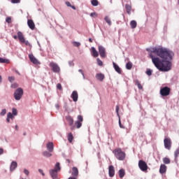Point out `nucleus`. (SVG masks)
Segmentation results:
<instances>
[{
    "label": "nucleus",
    "instance_id": "1",
    "mask_svg": "<svg viewBox=\"0 0 179 179\" xmlns=\"http://www.w3.org/2000/svg\"><path fill=\"white\" fill-rule=\"evenodd\" d=\"M150 58L159 71L162 72H169L171 69V62L173 52L162 46L147 48Z\"/></svg>",
    "mask_w": 179,
    "mask_h": 179
},
{
    "label": "nucleus",
    "instance_id": "2",
    "mask_svg": "<svg viewBox=\"0 0 179 179\" xmlns=\"http://www.w3.org/2000/svg\"><path fill=\"white\" fill-rule=\"evenodd\" d=\"M17 34V36L15 35L13 36L15 40H17L18 38L21 44H25V45H28L29 47L31 45L30 43H29V41H26V38H24V35H23V33H22V31H18Z\"/></svg>",
    "mask_w": 179,
    "mask_h": 179
},
{
    "label": "nucleus",
    "instance_id": "3",
    "mask_svg": "<svg viewBox=\"0 0 179 179\" xmlns=\"http://www.w3.org/2000/svg\"><path fill=\"white\" fill-rule=\"evenodd\" d=\"M113 153L115 155L116 159H117V160H125V157L127 156V155L125 154V152L124 151H122V150H121V148H116L113 151Z\"/></svg>",
    "mask_w": 179,
    "mask_h": 179
},
{
    "label": "nucleus",
    "instance_id": "4",
    "mask_svg": "<svg viewBox=\"0 0 179 179\" xmlns=\"http://www.w3.org/2000/svg\"><path fill=\"white\" fill-rule=\"evenodd\" d=\"M61 170V166L59 162H57L55 168L53 169L50 170V174L53 179H57V177L58 176V171Z\"/></svg>",
    "mask_w": 179,
    "mask_h": 179
},
{
    "label": "nucleus",
    "instance_id": "5",
    "mask_svg": "<svg viewBox=\"0 0 179 179\" xmlns=\"http://www.w3.org/2000/svg\"><path fill=\"white\" fill-rule=\"evenodd\" d=\"M49 66H50L52 71H53L55 73H59V72H61V68H59V66L54 62H50Z\"/></svg>",
    "mask_w": 179,
    "mask_h": 179
},
{
    "label": "nucleus",
    "instance_id": "6",
    "mask_svg": "<svg viewBox=\"0 0 179 179\" xmlns=\"http://www.w3.org/2000/svg\"><path fill=\"white\" fill-rule=\"evenodd\" d=\"M22 96H23V89L20 87L15 91L14 99H15V100H17V101L20 100V99H22Z\"/></svg>",
    "mask_w": 179,
    "mask_h": 179
},
{
    "label": "nucleus",
    "instance_id": "7",
    "mask_svg": "<svg viewBox=\"0 0 179 179\" xmlns=\"http://www.w3.org/2000/svg\"><path fill=\"white\" fill-rule=\"evenodd\" d=\"M171 91V90L170 89V87H164L160 89L159 93H160L161 96H162L163 97H166L170 94Z\"/></svg>",
    "mask_w": 179,
    "mask_h": 179
},
{
    "label": "nucleus",
    "instance_id": "8",
    "mask_svg": "<svg viewBox=\"0 0 179 179\" xmlns=\"http://www.w3.org/2000/svg\"><path fill=\"white\" fill-rule=\"evenodd\" d=\"M138 167L141 171H144V173H146L148 171V164L143 160L138 161Z\"/></svg>",
    "mask_w": 179,
    "mask_h": 179
},
{
    "label": "nucleus",
    "instance_id": "9",
    "mask_svg": "<svg viewBox=\"0 0 179 179\" xmlns=\"http://www.w3.org/2000/svg\"><path fill=\"white\" fill-rule=\"evenodd\" d=\"M65 120L67 122L69 127H71L70 129L71 131H73V129H75V126H72L73 125V122H74L73 117H72V116L71 115H67L65 117Z\"/></svg>",
    "mask_w": 179,
    "mask_h": 179
},
{
    "label": "nucleus",
    "instance_id": "10",
    "mask_svg": "<svg viewBox=\"0 0 179 179\" xmlns=\"http://www.w3.org/2000/svg\"><path fill=\"white\" fill-rule=\"evenodd\" d=\"M164 145L165 149L170 150V149H171V139L170 138H165L164 140Z\"/></svg>",
    "mask_w": 179,
    "mask_h": 179
},
{
    "label": "nucleus",
    "instance_id": "11",
    "mask_svg": "<svg viewBox=\"0 0 179 179\" xmlns=\"http://www.w3.org/2000/svg\"><path fill=\"white\" fill-rule=\"evenodd\" d=\"M82 122H83V116L79 115L78 116V120L75 122V125L78 129L82 127Z\"/></svg>",
    "mask_w": 179,
    "mask_h": 179
},
{
    "label": "nucleus",
    "instance_id": "12",
    "mask_svg": "<svg viewBox=\"0 0 179 179\" xmlns=\"http://www.w3.org/2000/svg\"><path fill=\"white\" fill-rule=\"evenodd\" d=\"M29 58L31 62H32V64H34V65H40L39 61L35 58V57H34V55H33V54H29Z\"/></svg>",
    "mask_w": 179,
    "mask_h": 179
},
{
    "label": "nucleus",
    "instance_id": "13",
    "mask_svg": "<svg viewBox=\"0 0 179 179\" xmlns=\"http://www.w3.org/2000/svg\"><path fill=\"white\" fill-rule=\"evenodd\" d=\"M108 174H109V177H114V176H115V169H114V166L113 165L109 166Z\"/></svg>",
    "mask_w": 179,
    "mask_h": 179
},
{
    "label": "nucleus",
    "instance_id": "14",
    "mask_svg": "<svg viewBox=\"0 0 179 179\" xmlns=\"http://www.w3.org/2000/svg\"><path fill=\"white\" fill-rule=\"evenodd\" d=\"M99 52L101 58H106V49L103 46H99Z\"/></svg>",
    "mask_w": 179,
    "mask_h": 179
},
{
    "label": "nucleus",
    "instance_id": "15",
    "mask_svg": "<svg viewBox=\"0 0 179 179\" xmlns=\"http://www.w3.org/2000/svg\"><path fill=\"white\" fill-rule=\"evenodd\" d=\"M27 24L31 30H34V29H36V24H34V21H33V20H28Z\"/></svg>",
    "mask_w": 179,
    "mask_h": 179
},
{
    "label": "nucleus",
    "instance_id": "16",
    "mask_svg": "<svg viewBox=\"0 0 179 179\" xmlns=\"http://www.w3.org/2000/svg\"><path fill=\"white\" fill-rule=\"evenodd\" d=\"M71 176H73V177H78L79 176V170L77 167L73 166L72 168Z\"/></svg>",
    "mask_w": 179,
    "mask_h": 179
},
{
    "label": "nucleus",
    "instance_id": "17",
    "mask_svg": "<svg viewBox=\"0 0 179 179\" xmlns=\"http://www.w3.org/2000/svg\"><path fill=\"white\" fill-rule=\"evenodd\" d=\"M71 99H73V101L76 102L78 101V99H79V95L78 94L77 91H73L71 96Z\"/></svg>",
    "mask_w": 179,
    "mask_h": 179
},
{
    "label": "nucleus",
    "instance_id": "18",
    "mask_svg": "<svg viewBox=\"0 0 179 179\" xmlns=\"http://www.w3.org/2000/svg\"><path fill=\"white\" fill-rule=\"evenodd\" d=\"M46 148H47L48 152H54V143H52V142H49L46 145Z\"/></svg>",
    "mask_w": 179,
    "mask_h": 179
},
{
    "label": "nucleus",
    "instance_id": "19",
    "mask_svg": "<svg viewBox=\"0 0 179 179\" xmlns=\"http://www.w3.org/2000/svg\"><path fill=\"white\" fill-rule=\"evenodd\" d=\"M167 171V166L164 164H161L159 167L160 174H164Z\"/></svg>",
    "mask_w": 179,
    "mask_h": 179
},
{
    "label": "nucleus",
    "instance_id": "20",
    "mask_svg": "<svg viewBox=\"0 0 179 179\" xmlns=\"http://www.w3.org/2000/svg\"><path fill=\"white\" fill-rule=\"evenodd\" d=\"M114 69L117 72V73H122L121 68H120V66L115 64V62L113 63Z\"/></svg>",
    "mask_w": 179,
    "mask_h": 179
},
{
    "label": "nucleus",
    "instance_id": "21",
    "mask_svg": "<svg viewBox=\"0 0 179 179\" xmlns=\"http://www.w3.org/2000/svg\"><path fill=\"white\" fill-rule=\"evenodd\" d=\"M96 78L97 79V80H100L101 82H103V80H104V74L103 73H97L96 75Z\"/></svg>",
    "mask_w": 179,
    "mask_h": 179
},
{
    "label": "nucleus",
    "instance_id": "22",
    "mask_svg": "<svg viewBox=\"0 0 179 179\" xmlns=\"http://www.w3.org/2000/svg\"><path fill=\"white\" fill-rule=\"evenodd\" d=\"M92 57H94V58H97V57H99V52H97L96 48H94V47L92 48Z\"/></svg>",
    "mask_w": 179,
    "mask_h": 179
},
{
    "label": "nucleus",
    "instance_id": "23",
    "mask_svg": "<svg viewBox=\"0 0 179 179\" xmlns=\"http://www.w3.org/2000/svg\"><path fill=\"white\" fill-rule=\"evenodd\" d=\"M125 9H126L127 13H128V15H131V10H132V6L129 4H126Z\"/></svg>",
    "mask_w": 179,
    "mask_h": 179
},
{
    "label": "nucleus",
    "instance_id": "24",
    "mask_svg": "<svg viewBox=\"0 0 179 179\" xmlns=\"http://www.w3.org/2000/svg\"><path fill=\"white\" fill-rule=\"evenodd\" d=\"M16 167H17V162H13L10 164V171H13V170H15V169H16Z\"/></svg>",
    "mask_w": 179,
    "mask_h": 179
},
{
    "label": "nucleus",
    "instance_id": "25",
    "mask_svg": "<svg viewBox=\"0 0 179 179\" xmlns=\"http://www.w3.org/2000/svg\"><path fill=\"white\" fill-rule=\"evenodd\" d=\"M125 176V170L124 169H121L119 170V177L120 178H124Z\"/></svg>",
    "mask_w": 179,
    "mask_h": 179
},
{
    "label": "nucleus",
    "instance_id": "26",
    "mask_svg": "<svg viewBox=\"0 0 179 179\" xmlns=\"http://www.w3.org/2000/svg\"><path fill=\"white\" fill-rule=\"evenodd\" d=\"M67 138L68 141L70 143H72L73 141V134H72V133H69L67 134Z\"/></svg>",
    "mask_w": 179,
    "mask_h": 179
},
{
    "label": "nucleus",
    "instance_id": "27",
    "mask_svg": "<svg viewBox=\"0 0 179 179\" xmlns=\"http://www.w3.org/2000/svg\"><path fill=\"white\" fill-rule=\"evenodd\" d=\"M130 26L132 29H136V26H138V23L135 20H131L130 22Z\"/></svg>",
    "mask_w": 179,
    "mask_h": 179
},
{
    "label": "nucleus",
    "instance_id": "28",
    "mask_svg": "<svg viewBox=\"0 0 179 179\" xmlns=\"http://www.w3.org/2000/svg\"><path fill=\"white\" fill-rule=\"evenodd\" d=\"M43 156H44L45 157H51L52 156V154L48 151H44L43 152Z\"/></svg>",
    "mask_w": 179,
    "mask_h": 179
},
{
    "label": "nucleus",
    "instance_id": "29",
    "mask_svg": "<svg viewBox=\"0 0 179 179\" xmlns=\"http://www.w3.org/2000/svg\"><path fill=\"white\" fill-rule=\"evenodd\" d=\"M0 63L1 64H9V60L8 59H3L0 57Z\"/></svg>",
    "mask_w": 179,
    "mask_h": 179
},
{
    "label": "nucleus",
    "instance_id": "30",
    "mask_svg": "<svg viewBox=\"0 0 179 179\" xmlns=\"http://www.w3.org/2000/svg\"><path fill=\"white\" fill-rule=\"evenodd\" d=\"M104 20L106 22V23H108V26H111V20L108 16H106L104 17Z\"/></svg>",
    "mask_w": 179,
    "mask_h": 179
},
{
    "label": "nucleus",
    "instance_id": "31",
    "mask_svg": "<svg viewBox=\"0 0 179 179\" xmlns=\"http://www.w3.org/2000/svg\"><path fill=\"white\" fill-rule=\"evenodd\" d=\"M136 86H138V87L140 90H142V89H143V87L142 86V85L141 84V82H139V80H136Z\"/></svg>",
    "mask_w": 179,
    "mask_h": 179
},
{
    "label": "nucleus",
    "instance_id": "32",
    "mask_svg": "<svg viewBox=\"0 0 179 179\" xmlns=\"http://www.w3.org/2000/svg\"><path fill=\"white\" fill-rule=\"evenodd\" d=\"M163 162L164 163V164H170L171 161H170V159L167 157H164L163 158Z\"/></svg>",
    "mask_w": 179,
    "mask_h": 179
},
{
    "label": "nucleus",
    "instance_id": "33",
    "mask_svg": "<svg viewBox=\"0 0 179 179\" xmlns=\"http://www.w3.org/2000/svg\"><path fill=\"white\" fill-rule=\"evenodd\" d=\"M126 68L129 70L132 69V62H129L128 63H127Z\"/></svg>",
    "mask_w": 179,
    "mask_h": 179
},
{
    "label": "nucleus",
    "instance_id": "34",
    "mask_svg": "<svg viewBox=\"0 0 179 179\" xmlns=\"http://www.w3.org/2000/svg\"><path fill=\"white\" fill-rule=\"evenodd\" d=\"M92 6H97L99 5V1L97 0H92L91 1Z\"/></svg>",
    "mask_w": 179,
    "mask_h": 179
},
{
    "label": "nucleus",
    "instance_id": "35",
    "mask_svg": "<svg viewBox=\"0 0 179 179\" xmlns=\"http://www.w3.org/2000/svg\"><path fill=\"white\" fill-rule=\"evenodd\" d=\"M96 62L99 66H103V62L100 59H96Z\"/></svg>",
    "mask_w": 179,
    "mask_h": 179
},
{
    "label": "nucleus",
    "instance_id": "36",
    "mask_svg": "<svg viewBox=\"0 0 179 179\" xmlns=\"http://www.w3.org/2000/svg\"><path fill=\"white\" fill-rule=\"evenodd\" d=\"M12 113H13L12 114H13V115H17V109L13 108L12 109Z\"/></svg>",
    "mask_w": 179,
    "mask_h": 179
},
{
    "label": "nucleus",
    "instance_id": "37",
    "mask_svg": "<svg viewBox=\"0 0 179 179\" xmlns=\"http://www.w3.org/2000/svg\"><path fill=\"white\" fill-rule=\"evenodd\" d=\"M178 155H179V148H178L175 152H174V156H175V159H177V157H178Z\"/></svg>",
    "mask_w": 179,
    "mask_h": 179
},
{
    "label": "nucleus",
    "instance_id": "38",
    "mask_svg": "<svg viewBox=\"0 0 179 179\" xmlns=\"http://www.w3.org/2000/svg\"><path fill=\"white\" fill-rule=\"evenodd\" d=\"M7 117L13 120L15 118V117H13V115L12 114V113H8L7 115Z\"/></svg>",
    "mask_w": 179,
    "mask_h": 179
},
{
    "label": "nucleus",
    "instance_id": "39",
    "mask_svg": "<svg viewBox=\"0 0 179 179\" xmlns=\"http://www.w3.org/2000/svg\"><path fill=\"white\" fill-rule=\"evenodd\" d=\"M5 114H6V109H3L0 113V115L3 116Z\"/></svg>",
    "mask_w": 179,
    "mask_h": 179
},
{
    "label": "nucleus",
    "instance_id": "40",
    "mask_svg": "<svg viewBox=\"0 0 179 179\" xmlns=\"http://www.w3.org/2000/svg\"><path fill=\"white\" fill-rule=\"evenodd\" d=\"M146 74H147L148 76H152V70L148 69V70L146 71Z\"/></svg>",
    "mask_w": 179,
    "mask_h": 179
},
{
    "label": "nucleus",
    "instance_id": "41",
    "mask_svg": "<svg viewBox=\"0 0 179 179\" xmlns=\"http://www.w3.org/2000/svg\"><path fill=\"white\" fill-rule=\"evenodd\" d=\"M57 88L59 90H62V85H61V83H58L57 85Z\"/></svg>",
    "mask_w": 179,
    "mask_h": 179
},
{
    "label": "nucleus",
    "instance_id": "42",
    "mask_svg": "<svg viewBox=\"0 0 179 179\" xmlns=\"http://www.w3.org/2000/svg\"><path fill=\"white\" fill-rule=\"evenodd\" d=\"M18 86L19 85L17 83H13V84L11 85V87L13 89H16V87H18Z\"/></svg>",
    "mask_w": 179,
    "mask_h": 179
},
{
    "label": "nucleus",
    "instance_id": "43",
    "mask_svg": "<svg viewBox=\"0 0 179 179\" xmlns=\"http://www.w3.org/2000/svg\"><path fill=\"white\" fill-rule=\"evenodd\" d=\"M73 45L75 47H80V43H79V42H73Z\"/></svg>",
    "mask_w": 179,
    "mask_h": 179
},
{
    "label": "nucleus",
    "instance_id": "44",
    "mask_svg": "<svg viewBox=\"0 0 179 179\" xmlns=\"http://www.w3.org/2000/svg\"><path fill=\"white\" fill-rule=\"evenodd\" d=\"M12 3H20V0H11Z\"/></svg>",
    "mask_w": 179,
    "mask_h": 179
},
{
    "label": "nucleus",
    "instance_id": "45",
    "mask_svg": "<svg viewBox=\"0 0 179 179\" xmlns=\"http://www.w3.org/2000/svg\"><path fill=\"white\" fill-rule=\"evenodd\" d=\"M6 22H7V23H10V22H12V18L8 17L6 20Z\"/></svg>",
    "mask_w": 179,
    "mask_h": 179
},
{
    "label": "nucleus",
    "instance_id": "46",
    "mask_svg": "<svg viewBox=\"0 0 179 179\" xmlns=\"http://www.w3.org/2000/svg\"><path fill=\"white\" fill-rule=\"evenodd\" d=\"M8 80L9 82H13V80H15V77L14 76L8 77Z\"/></svg>",
    "mask_w": 179,
    "mask_h": 179
},
{
    "label": "nucleus",
    "instance_id": "47",
    "mask_svg": "<svg viewBox=\"0 0 179 179\" xmlns=\"http://www.w3.org/2000/svg\"><path fill=\"white\" fill-rule=\"evenodd\" d=\"M119 125L120 128H122L123 129H125V127H124L122 124H121V120H119Z\"/></svg>",
    "mask_w": 179,
    "mask_h": 179
},
{
    "label": "nucleus",
    "instance_id": "48",
    "mask_svg": "<svg viewBox=\"0 0 179 179\" xmlns=\"http://www.w3.org/2000/svg\"><path fill=\"white\" fill-rule=\"evenodd\" d=\"M118 111H120V106L118 105L116 106V113L117 115H120L118 113Z\"/></svg>",
    "mask_w": 179,
    "mask_h": 179
},
{
    "label": "nucleus",
    "instance_id": "49",
    "mask_svg": "<svg viewBox=\"0 0 179 179\" xmlns=\"http://www.w3.org/2000/svg\"><path fill=\"white\" fill-rule=\"evenodd\" d=\"M90 16H91L92 17H94V16H95V17H97V13H90Z\"/></svg>",
    "mask_w": 179,
    "mask_h": 179
},
{
    "label": "nucleus",
    "instance_id": "50",
    "mask_svg": "<svg viewBox=\"0 0 179 179\" xmlns=\"http://www.w3.org/2000/svg\"><path fill=\"white\" fill-rule=\"evenodd\" d=\"M78 72H80V73H81V75H83V78L85 79V73H83V71H82V69H79Z\"/></svg>",
    "mask_w": 179,
    "mask_h": 179
},
{
    "label": "nucleus",
    "instance_id": "51",
    "mask_svg": "<svg viewBox=\"0 0 179 179\" xmlns=\"http://www.w3.org/2000/svg\"><path fill=\"white\" fill-rule=\"evenodd\" d=\"M66 6H69V8H71V6H72V4H71V3L69 1H66Z\"/></svg>",
    "mask_w": 179,
    "mask_h": 179
},
{
    "label": "nucleus",
    "instance_id": "52",
    "mask_svg": "<svg viewBox=\"0 0 179 179\" xmlns=\"http://www.w3.org/2000/svg\"><path fill=\"white\" fill-rule=\"evenodd\" d=\"M24 174H26V176H29V172L27 169L24 170Z\"/></svg>",
    "mask_w": 179,
    "mask_h": 179
},
{
    "label": "nucleus",
    "instance_id": "53",
    "mask_svg": "<svg viewBox=\"0 0 179 179\" xmlns=\"http://www.w3.org/2000/svg\"><path fill=\"white\" fill-rule=\"evenodd\" d=\"M38 171H39V173H41V174H42V176H45V174H44V173L43 172V170H41V169H38Z\"/></svg>",
    "mask_w": 179,
    "mask_h": 179
},
{
    "label": "nucleus",
    "instance_id": "54",
    "mask_svg": "<svg viewBox=\"0 0 179 179\" xmlns=\"http://www.w3.org/2000/svg\"><path fill=\"white\" fill-rule=\"evenodd\" d=\"M0 155H3V149L0 148Z\"/></svg>",
    "mask_w": 179,
    "mask_h": 179
},
{
    "label": "nucleus",
    "instance_id": "55",
    "mask_svg": "<svg viewBox=\"0 0 179 179\" xmlns=\"http://www.w3.org/2000/svg\"><path fill=\"white\" fill-rule=\"evenodd\" d=\"M77 178V177L73 176V177L69 178V179H78V178Z\"/></svg>",
    "mask_w": 179,
    "mask_h": 179
},
{
    "label": "nucleus",
    "instance_id": "56",
    "mask_svg": "<svg viewBox=\"0 0 179 179\" xmlns=\"http://www.w3.org/2000/svg\"><path fill=\"white\" fill-rule=\"evenodd\" d=\"M6 121H7V122H10V119L7 117Z\"/></svg>",
    "mask_w": 179,
    "mask_h": 179
},
{
    "label": "nucleus",
    "instance_id": "57",
    "mask_svg": "<svg viewBox=\"0 0 179 179\" xmlns=\"http://www.w3.org/2000/svg\"><path fill=\"white\" fill-rule=\"evenodd\" d=\"M89 41L90 43H93V39H92L91 38H89Z\"/></svg>",
    "mask_w": 179,
    "mask_h": 179
},
{
    "label": "nucleus",
    "instance_id": "58",
    "mask_svg": "<svg viewBox=\"0 0 179 179\" xmlns=\"http://www.w3.org/2000/svg\"><path fill=\"white\" fill-rule=\"evenodd\" d=\"M0 83H2V76H0Z\"/></svg>",
    "mask_w": 179,
    "mask_h": 179
},
{
    "label": "nucleus",
    "instance_id": "59",
    "mask_svg": "<svg viewBox=\"0 0 179 179\" xmlns=\"http://www.w3.org/2000/svg\"><path fill=\"white\" fill-rule=\"evenodd\" d=\"M15 129H16V131H18L19 127H17V125L15 126Z\"/></svg>",
    "mask_w": 179,
    "mask_h": 179
},
{
    "label": "nucleus",
    "instance_id": "60",
    "mask_svg": "<svg viewBox=\"0 0 179 179\" xmlns=\"http://www.w3.org/2000/svg\"><path fill=\"white\" fill-rule=\"evenodd\" d=\"M70 8H72V9H76V8H75L74 6H70Z\"/></svg>",
    "mask_w": 179,
    "mask_h": 179
},
{
    "label": "nucleus",
    "instance_id": "61",
    "mask_svg": "<svg viewBox=\"0 0 179 179\" xmlns=\"http://www.w3.org/2000/svg\"><path fill=\"white\" fill-rule=\"evenodd\" d=\"M68 163H71V161L69 159H67Z\"/></svg>",
    "mask_w": 179,
    "mask_h": 179
},
{
    "label": "nucleus",
    "instance_id": "62",
    "mask_svg": "<svg viewBox=\"0 0 179 179\" xmlns=\"http://www.w3.org/2000/svg\"><path fill=\"white\" fill-rule=\"evenodd\" d=\"M24 135H26V133H24Z\"/></svg>",
    "mask_w": 179,
    "mask_h": 179
},
{
    "label": "nucleus",
    "instance_id": "63",
    "mask_svg": "<svg viewBox=\"0 0 179 179\" xmlns=\"http://www.w3.org/2000/svg\"><path fill=\"white\" fill-rule=\"evenodd\" d=\"M57 107H58V105H56Z\"/></svg>",
    "mask_w": 179,
    "mask_h": 179
},
{
    "label": "nucleus",
    "instance_id": "64",
    "mask_svg": "<svg viewBox=\"0 0 179 179\" xmlns=\"http://www.w3.org/2000/svg\"><path fill=\"white\" fill-rule=\"evenodd\" d=\"M22 179H24V178H22Z\"/></svg>",
    "mask_w": 179,
    "mask_h": 179
}]
</instances>
